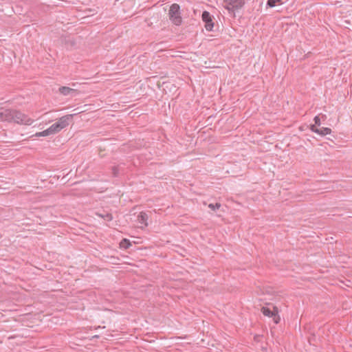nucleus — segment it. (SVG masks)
Here are the masks:
<instances>
[{"instance_id": "obj_1", "label": "nucleus", "mask_w": 352, "mask_h": 352, "mask_svg": "<svg viewBox=\"0 0 352 352\" xmlns=\"http://www.w3.org/2000/svg\"><path fill=\"white\" fill-rule=\"evenodd\" d=\"M0 120L24 125H31L34 122L33 119L19 111L3 108H0Z\"/></svg>"}, {"instance_id": "obj_2", "label": "nucleus", "mask_w": 352, "mask_h": 352, "mask_svg": "<svg viewBox=\"0 0 352 352\" xmlns=\"http://www.w3.org/2000/svg\"><path fill=\"white\" fill-rule=\"evenodd\" d=\"M74 114H67L60 118L58 121L51 125L48 129L35 133L36 137H45L59 133L61 130L66 128L72 120Z\"/></svg>"}, {"instance_id": "obj_3", "label": "nucleus", "mask_w": 352, "mask_h": 352, "mask_svg": "<svg viewBox=\"0 0 352 352\" xmlns=\"http://www.w3.org/2000/svg\"><path fill=\"white\" fill-rule=\"evenodd\" d=\"M170 21L175 25H180L182 23L180 7L177 3H173L168 11Z\"/></svg>"}, {"instance_id": "obj_4", "label": "nucleus", "mask_w": 352, "mask_h": 352, "mask_svg": "<svg viewBox=\"0 0 352 352\" xmlns=\"http://www.w3.org/2000/svg\"><path fill=\"white\" fill-rule=\"evenodd\" d=\"M261 312L264 316L272 318L275 324L280 322L279 310L276 306L272 305V309L268 307H263Z\"/></svg>"}, {"instance_id": "obj_5", "label": "nucleus", "mask_w": 352, "mask_h": 352, "mask_svg": "<svg viewBox=\"0 0 352 352\" xmlns=\"http://www.w3.org/2000/svg\"><path fill=\"white\" fill-rule=\"evenodd\" d=\"M244 3V0H224L225 8L231 11L241 8Z\"/></svg>"}, {"instance_id": "obj_6", "label": "nucleus", "mask_w": 352, "mask_h": 352, "mask_svg": "<svg viewBox=\"0 0 352 352\" xmlns=\"http://www.w3.org/2000/svg\"><path fill=\"white\" fill-rule=\"evenodd\" d=\"M202 21L205 23V28L207 31L212 30L214 23L210 14L208 11H204L201 15Z\"/></svg>"}, {"instance_id": "obj_7", "label": "nucleus", "mask_w": 352, "mask_h": 352, "mask_svg": "<svg viewBox=\"0 0 352 352\" xmlns=\"http://www.w3.org/2000/svg\"><path fill=\"white\" fill-rule=\"evenodd\" d=\"M147 219H148V216L144 212H141L139 214V215L138 216V223H140L141 224H144V226H148Z\"/></svg>"}, {"instance_id": "obj_8", "label": "nucleus", "mask_w": 352, "mask_h": 352, "mask_svg": "<svg viewBox=\"0 0 352 352\" xmlns=\"http://www.w3.org/2000/svg\"><path fill=\"white\" fill-rule=\"evenodd\" d=\"M58 91H59L60 94H61L63 96H67V95L70 94L72 92L76 91V90H75L74 89H72L68 87H65V86L60 87L59 88Z\"/></svg>"}, {"instance_id": "obj_9", "label": "nucleus", "mask_w": 352, "mask_h": 352, "mask_svg": "<svg viewBox=\"0 0 352 352\" xmlns=\"http://www.w3.org/2000/svg\"><path fill=\"white\" fill-rule=\"evenodd\" d=\"M131 243L127 239H123L120 243V248L122 249L126 250L130 248Z\"/></svg>"}, {"instance_id": "obj_10", "label": "nucleus", "mask_w": 352, "mask_h": 352, "mask_svg": "<svg viewBox=\"0 0 352 352\" xmlns=\"http://www.w3.org/2000/svg\"><path fill=\"white\" fill-rule=\"evenodd\" d=\"M287 0H267V5L270 7H274L277 3L283 4L286 2Z\"/></svg>"}, {"instance_id": "obj_11", "label": "nucleus", "mask_w": 352, "mask_h": 352, "mask_svg": "<svg viewBox=\"0 0 352 352\" xmlns=\"http://www.w3.org/2000/svg\"><path fill=\"white\" fill-rule=\"evenodd\" d=\"M318 134L320 135H326L331 133V129L328 127H322L321 129H318Z\"/></svg>"}, {"instance_id": "obj_12", "label": "nucleus", "mask_w": 352, "mask_h": 352, "mask_svg": "<svg viewBox=\"0 0 352 352\" xmlns=\"http://www.w3.org/2000/svg\"><path fill=\"white\" fill-rule=\"evenodd\" d=\"M221 205L219 203H217L215 204H210L208 205V208H210L212 210H216L217 209H219L221 208Z\"/></svg>"}, {"instance_id": "obj_13", "label": "nucleus", "mask_w": 352, "mask_h": 352, "mask_svg": "<svg viewBox=\"0 0 352 352\" xmlns=\"http://www.w3.org/2000/svg\"><path fill=\"white\" fill-rule=\"evenodd\" d=\"M314 120V122H315L316 125H317V126H320V125L321 122H320V118L319 116H315Z\"/></svg>"}, {"instance_id": "obj_14", "label": "nucleus", "mask_w": 352, "mask_h": 352, "mask_svg": "<svg viewBox=\"0 0 352 352\" xmlns=\"http://www.w3.org/2000/svg\"><path fill=\"white\" fill-rule=\"evenodd\" d=\"M316 126L317 125H316V124L311 125V127H310V129H311V131H313V132H314V133L318 134V132H319V131H318V129L316 127Z\"/></svg>"}, {"instance_id": "obj_15", "label": "nucleus", "mask_w": 352, "mask_h": 352, "mask_svg": "<svg viewBox=\"0 0 352 352\" xmlns=\"http://www.w3.org/2000/svg\"><path fill=\"white\" fill-rule=\"evenodd\" d=\"M106 218L107 220H111L112 219V217L110 214H107V216H106Z\"/></svg>"}, {"instance_id": "obj_16", "label": "nucleus", "mask_w": 352, "mask_h": 352, "mask_svg": "<svg viewBox=\"0 0 352 352\" xmlns=\"http://www.w3.org/2000/svg\"><path fill=\"white\" fill-rule=\"evenodd\" d=\"M322 118L324 120L327 118L326 115L321 114Z\"/></svg>"}]
</instances>
